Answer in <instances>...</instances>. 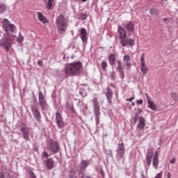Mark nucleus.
I'll use <instances>...</instances> for the list:
<instances>
[{"mask_svg": "<svg viewBox=\"0 0 178 178\" xmlns=\"http://www.w3.org/2000/svg\"><path fill=\"white\" fill-rule=\"evenodd\" d=\"M3 29L5 31L3 38L0 40V47L4 48L6 52H9L12 48V44L16 39V35L13 33L16 31V26L13 24H9L8 19H3Z\"/></svg>", "mask_w": 178, "mask_h": 178, "instance_id": "obj_1", "label": "nucleus"}, {"mask_svg": "<svg viewBox=\"0 0 178 178\" xmlns=\"http://www.w3.org/2000/svg\"><path fill=\"white\" fill-rule=\"evenodd\" d=\"M83 67V63L80 61L74 62L68 64L65 68V72L66 74H70L71 76H79L81 73V69Z\"/></svg>", "mask_w": 178, "mask_h": 178, "instance_id": "obj_2", "label": "nucleus"}, {"mask_svg": "<svg viewBox=\"0 0 178 178\" xmlns=\"http://www.w3.org/2000/svg\"><path fill=\"white\" fill-rule=\"evenodd\" d=\"M56 25L58 28V34H62L65 33L66 29H67V25H66V19H65V15H60L56 19Z\"/></svg>", "mask_w": 178, "mask_h": 178, "instance_id": "obj_3", "label": "nucleus"}, {"mask_svg": "<svg viewBox=\"0 0 178 178\" xmlns=\"http://www.w3.org/2000/svg\"><path fill=\"white\" fill-rule=\"evenodd\" d=\"M92 105H93V112L96 120V126L99 124V116L101 115V107L99 106V102H98V99L95 97L92 100Z\"/></svg>", "mask_w": 178, "mask_h": 178, "instance_id": "obj_4", "label": "nucleus"}, {"mask_svg": "<svg viewBox=\"0 0 178 178\" xmlns=\"http://www.w3.org/2000/svg\"><path fill=\"white\" fill-rule=\"evenodd\" d=\"M31 111L37 122L38 123H41V113L40 111H38V104H31Z\"/></svg>", "mask_w": 178, "mask_h": 178, "instance_id": "obj_5", "label": "nucleus"}, {"mask_svg": "<svg viewBox=\"0 0 178 178\" xmlns=\"http://www.w3.org/2000/svg\"><path fill=\"white\" fill-rule=\"evenodd\" d=\"M19 129L21 130V132L22 133V136L24 138L26 141L30 140V129L24 123H22L19 125Z\"/></svg>", "mask_w": 178, "mask_h": 178, "instance_id": "obj_6", "label": "nucleus"}, {"mask_svg": "<svg viewBox=\"0 0 178 178\" xmlns=\"http://www.w3.org/2000/svg\"><path fill=\"white\" fill-rule=\"evenodd\" d=\"M47 149H48L50 152H53V154H58V152H59L60 150V147L57 142L51 140L49 145H47Z\"/></svg>", "mask_w": 178, "mask_h": 178, "instance_id": "obj_7", "label": "nucleus"}, {"mask_svg": "<svg viewBox=\"0 0 178 178\" xmlns=\"http://www.w3.org/2000/svg\"><path fill=\"white\" fill-rule=\"evenodd\" d=\"M116 158L118 161H120V159H123L124 156V144H123V142L118 144V146L116 149Z\"/></svg>", "mask_w": 178, "mask_h": 178, "instance_id": "obj_8", "label": "nucleus"}, {"mask_svg": "<svg viewBox=\"0 0 178 178\" xmlns=\"http://www.w3.org/2000/svg\"><path fill=\"white\" fill-rule=\"evenodd\" d=\"M56 120L58 129H63L66 126L65 121H63V118H62V115L59 112L56 113Z\"/></svg>", "mask_w": 178, "mask_h": 178, "instance_id": "obj_9", "label": "nucleus"}, {"mask_svg": "<svg viewBox=\"0 0 178 178\" xmlns=\"http://www.w3.org/2000/svg\"><path fill=\"white\" fill-rule=\"evenodd\" d=\"M120 42L122 47H127V45H129V47H134L136 44V40L131 38H124L123 40H120Z\"/></svg>", "mask_w": 178, "mask_h": 178, "instance_id": "obj_10", "label": "nucleus"}, {"mask_svg": "<svg viewBox=\"0 0 178 178\" xmlns=\"http://www.w3.org/2000/svg\"><path fill=\"white\" fill-rule=\"evenodd\" d=\"M38 99L42 111H44L45 108H47V100H45V97H44V95L41 92H39Z\"/></svg>", "mask_w": 178, "mask_h": 178, "instance_id": "obj_11", "label": "nucleus"}, {"mask_svg": "<svg viewBox=\"0 0 178 178\" xmlns=\"http://www.w3.org/2000/svg\"><path fill=\"white\" fill-rule=\"evenodd\" d=\"M43 165L46 166V168L48 169V170H51L54 169V166H55V161H54V158L47 159L43 162Z\"/></svg>", "mask_w": 178, "mask_h": 178, "instance_id": "obj_12", "label": "nucleus"}, {"mask_svg": "<svg viewBox=\"0 0 178 178\" xmlns=\"http://www.w3.org/2000/svg\"><path fill=\"white\" fill-rule=\"evenodd\" d=\"M106 97L109 105H112V98H113V91L110 87H107L106 89Z\"/></svg>", "mask_w": 178, "mask_h": 178, "instance_id": "obj_13", "label": "nucleus"}, {"mask_svg": "<svg viewBox=\"0 0 178 178\" xmlns=\"http://www.w3.org/2000/svg\"><path fill=\"white\" fill-rule=\"evenodd\" d=\"M141 68L140 70L143 74H147L148 73V67L145 65V60H144V54H142L140 58Z\"/></svg>", "mask_w": 178, "mask_h": 178, "instance_id": "obj_14", "label": "nucleus"}, {"mask_svg": "<svg viewBox=\"0 0 178 178\" xmlns=\"http://www.w3.org/2000/svg\"><path fill=\"white\" fill-rule=\"evenodd\" d=\"M152 156H154V152L152 149H149L146 154V163L148 167L151 166V162H152Z\"/></svg>", "mask_w": 178, "mask_h": 178, "instance_id": "obj_15", "label": "nucleus"}, {"mask_svg": "<svg viewBox=\"0 0 178 178\" xmlns=\"http://www.w3.org/2000/svg\"><path fill=\"white\" fill-rule=\"evenodd\" d=\"M145 95L147 100L148 108L152 109V111H156V106H155L154 102H152L151 98L149 97L148 93H145Z\"/></svg>", "mask_w": 178, "mask_h": 178, "instance_id": "obj_16", "label": "nucleus"}, {"mask_svg": "<svg viewBox=\"0 0 178 178\" xmlns=\"http://www.w3.org/2000/svg\"><path fill=\"white\" fill-rule=\"evenodd\" d=\"M118 33H119L120 41H123L124 38L127 37V34L126 33V30H124V28L122 26H118Z\"/></svg>", "mask_w": 178, "mask_h": 178, "instance_id": "obj_17", "label": "nucleus"}, {"mask_svg": "<svg viewBox=\"0 0 178 178\" xmlns=\"http://www.w3.org/2000/svg\"><path fill=\"white\" fill-rule=\"evenodd\" d=\"M90 165V161L88 160H82L81 161L80 165H79V172H82L84 173V170L87 169V167Z\"/></svg>", "mask_w": 178, "mask_h": 178, "instance_id": "obj_18", "label": "nucleus"}, {"mask_svg": "<svg viewBox=\"0 0 178 178\" xmlns=\"http://www.w3.org/2000/svg\"><path fill=\"white\" fill-rule=\"evenodd\" d=\"M81 38L82 40V42L83 44H87V41L88 40V38H87V30H86V29L82 28L81 29Z\"/></svg>", "mask_w": 178, "mask_h": 178, "instance_id": "obj_19", "label": "nucleus"}, {"mask_svg": "<svg viewBox=\"0 0 178 178\" xmlns=\"http://www.w3.org/2000/svg\"><path fill=\"white\" fill-rule=\"evenodd\" d=\"M122 26L129 33H133V31L134 30V24L132 22H129L127 24H123Z\"/></svg>", "mask_w": 178, "mask_h": 178, "instance_id": "obj_20", "label": "nucleus"}, {"mask_svg": "<svg viewBox=\"0 0 178 178\" xmlns=\"http://www.w3.org/2000/svg\"><path fill=\"white\" fill-rule=\"evenodd\" d=\"M152 165L154 168L156 170L158 169V165H159V157L158 156V152H156L153 156Z\"/></svg>", "mask_w": 178, "mask_h": 178, "instance_id": "obj_21", "label": "nucleus"}, {"mask_svg": "<svg viewBox=\"0 0 178 178\" xmlns=\"http://www.w3.org/2000/svg\"><path fill=\"white\" fill-rule=\"evenodd\" d=\"M108 59L111 66H115L116 65V56L115 54L110 53Z\"/></svg>", "mask_w": 178, "mask_h": 178, "instance_id": "obj_22", "label": "nucleus"}, {"mask_svg": "<svg viewBox=\"0 0 178 178\" xmlns=\"http://www.w3.org/2000/svg\"><path fill=\"white\" fill-rule=\"evenodd\" d=\"M138 120L139 124L137 126V129L138 130H143L144 127H145V119H144V117L140 116Z\"/></svg>", "mask_w": 178, "mask_h": 178, "instance_id": "obj_23", "label": "nucleus"}, {"mask_svg": "<svg viewBox=\"0 0 178 178\" xmlns=\"http://www.w3.org/2000/svg\"><path fill=\"white\" fill-rule=\"evenodd\" d=\"M38 19L41 23L45 24L46 23H49V20L45 17V16L42 15V13H38Z\"/></svg>", "mask_w": 178, "mask_h": 178, "instance_id": "obj_24", "label": "nucleus"}, {"mask_svg": "<svg viewBox=\"0 0 178 178\" xmlns=\"http://www.w3.org/2000/svg\"><path fill=\"white\" fill-rule=\"evenodd\" d=\"M67 106L70 109V112H72V113H74V112H76V110H74V107L73 106V102H72V101L67 102Z\"/></svg>", "mask_w": 178, "mask_h": 178, "instance_id": "obj_25", "label": "nucleus"}, {"mask_svg": "<svg viewBox=\"0 0 178 178\" xmlns=\"http://www.w3.org/2000/svg\"><path fill=\"white\" fill-rule=\"evenodd\" d=\"M150 15H153V16H158L159 15V10L156 8H152L149 10Z\"/></svg>", "mask_w": 178, "mask_h": 178, "instance_id": "obj_26", "label": "nucleus"}, {"mask_svg": "<svg viewBox=\"0 0 178 178\" xmlns=\"http://www.w3.org/2000/svg\"><path fill=\"white\" fill-rule=\"evenodd\" d=\"M27 172L29 174V177L30 178H37V176L35 175V174L34 173V171H33V170L31 169V168H29L27 169Z\"/></svg>", "mask_w": 178, "mask_h": 178, "instance_id": "obj_27", "label": "nucleus"}, {"mask_svg": "<svg viewBox=\"0 0 178 178\" xmlns=\"http://www.w3.org/2000/svg\"><path fill=\"white\" fill-rule=\"evenodd\" d=\"M6 10V5L3 3H0V15H2L4 13V12Z\"/></svg>", "mask_w": 178, "mask_h": 178, "instance_id": "obj_28", "label": "nucleus"}, {"mask_svg": "<svg viewBox=\"0 0 178 178\" xmlns=\"http://www.w3.org/2000/svg\"><path fill=\"white\" fill-rule=\"evenodd\" d=\"M140 116V115H138V113H135L134 115H132V120H133V122H134V124H136V123H137V120H139V118L138 117Z\"/></svg>", "mask_w": 178, "mask_h": 178, "instance_id": "obj_29", "label": "nucleus"}, {"mask_svg": "<svg viewBox=\"0 0 178 178\" xmlns=\"http://www.w3.org/2000/svg\"><path fill=\"white\" fill-rule=\"evenodd\" d=\"M117 63H118L117 70L118 72L123 70V65L122 64V60H117Z\"/></svg>", "mask_w": 178, "mask_h": 178, "instance_id": "obj_30", "label": "nucleus"}, {"mask_svg": "<svg viewBox=\"0 0 178 178\" xmlns=\"http://www.w3.org/2000/svg\"><path fill=\"white\" fill-rule=\"evenodd\" d=\"M54 3V0H48V2L46 5V8L48 10H51L52 9V3Z\"/></svg>", "mask_w": 178, "mask_h": 178, "instance_id": "obj_31", "label": "nucleus"}, {"mask_svg": "<svg viewBox=\"0 0 178 178\" xmlns=\"http://www.w3.org/2000/svg\"><path fill=\"white\" fill-rule=\"evenodd\" d=\"M130 60H131L130 56L129 55L124 56V58H123L124 63H130Z\"/></svg>", "mask_w": 178, "mask_h": 178, "instance_id": "obj_32", "label": "nucleus"}, {"mask_svg": "<svg viewBox=\"0 0 178 178\" xmlns=\"http://www.w3.org/2000/svg\"><path fill=\"white\" fill-rule=\"evenodd\" d=\"M24 40V37H23V35H22V33L19 32V36L17 38V42H22Z\"/></svg>", "mask_w": 178, "mask_h": 178, "instance_id": "obj_33", "label": "nucleus"}, {"mask_svg": "<svg viewBox=\"0 0 178 178\" xmlns=\"http://www.w3.org/2000/svg\"><path fill=\"white\" fill-rule=\"evenodd\" d=\"M171 97L172 98L173 101H175V102L178 101L177 94L176 92H172Z\"/></svg>", "mask_w": 178, "mask_h": 178, "instance_id": "obj_34", "label": "nucleus"}, {"mask_svg": "<svg viewBox=\"0 0 178 178\" xmlns=\"http://www.w3.org/2000/svg\"><path fill=\"white\" fill-rule=\"evenodd\" d=\"M110 77L113 81L116 80V74L114 72V71L110 72Z\"/></svg>", "mask_w": 178, "mask_h": 178, "instance_id": "obj_35", "label": "nucleus"}, {"mask_svg": "<svg viewBox=\"0 0 178 178\" xmlns=\"http://www.w3.org/2000/svg\"><path fill=\"white\" fill-rule=\"evenodd\" d=\"M102 67L104 72H106V67H108V63L106 61H103L102 63Z\"/></svg>", "mask_w": 178, "mask_h": 178, "instance_id": "obj_36", "label": "nucleus"}, {"mask_svg": "<svg viewBox=\"0 0 178 178\" xmlns=\"http://www.w3.org/2000/svg\"><path fill=\"white\" fill-rule=\"evenodd\" d=\"M80 17L82 20H86L87 19V17H88V15L86 13H82L80 15Z\"/></svg>", "mask_w": 178, "mask_h": 178, "instance_id": "obj_37", "label": "nucleus"}, {"mask_svg": "<svg viewBox=\"0 0 178 178\" xmlns=\"http://www.w3.org/2000/svg\"><path fill=\"white\" fill-rule=\"evenodd\" d=\"M42 158H48L49 156V154H48V152L46 151H44L42 154Z\"/></svg>", "mask_w": 178, "mask_h": 178, "instance_id": "obj_38", "label": "nucleus"}, {"mask_svg": "<svg viewBox=\"0 0 178 178\" xmlns=\"http://www.w3.org/2000/svg\"><path fill=\"white\" fill-rule=\"evenodd\" d=\"M118 72L120 74L121 79L123 80V79H124V71L122 70L121 71H118Z\"/></svg>", "mask_w": 178, "mask_h": 178, "instance_id": "obj_39", "label": "nucleus"}, {"mask_svg": "<svg viewBox=\"0 0 178 178\" xmlns=\"http://www.w3.org/2000/svg\"><path fill=\"white\" fill-rule=\"evenodd\" d=\"M107 156H108L109 158H113V154L112 153V150H108V151Z\"/></svg>", "mask_w": 178, "mask_h": 178, "instance_id": "obj_40", "label": "nucleus"}, {"mask_svg": "<svg viewBox=\"0 0 178 178\" xmlns=\"http://www.w3.org/2000/svg\"><path fill=\"white\" fill-rule=\"evenodd\" d=\"M163 172L161 171L159 173L156 175V176L154 178H162Z\"/></svg>", "mask_w": 178, "mask_h": 178, "instance_id": "obj_41", "label": "nucleus"}, {"mask_svg": "<svg viewBox=\"0 0 178 178\" xmlns=\"http://www.w3.org/2000/svg\"><path fill=\"white\" fill-rule=\"evenodd\" d=\"M143 102H144L143 99H139L136 101V104H138V105H143Z\"/></svg>", "mask_w": 178, "mask_h": 178, "instance_id": "obj_42", "label": "nucleus"}, {"mask_svg": "<svg viewBox=\"0 0 178 178\" xmlns=\"http://www.w3.org/2000/svg\"><path fill=\"white\" fill-rule=\"evenodd\" d=\"M170 163H176V157H174L170 161Z\"/></svg>", "mask_w": 178, "mask_h": 178, "instance_id": "obj_43", "label": "nucleus"}, {"mask_svg": "<svg viewBox=\"0 0 178 178\" xmlns=\"http://www.w3.org/2000/svg\"><path fill=\"white\" fill-rule=\"evenodd\" d=\"M38 66H40V67H42L43 66V63H42V60H39L38 62Z\"/></svg>", "mask_w": 178, "mask_h": 178, "instance_id": "obj_44", "label": "nucleus"}, {"mask_svg": "<svg viewBox=\"0 0 178 178\" xmlns=\"http://www.w3.org/2000/svg\"><path fill=\"white\" fill-rule=\"evenodd\" d=\"M125 65H127V70H129V69H130L131 64L130 63H126Z\"/></svg>", "mask_w": 178, "mask_h": 178, "instance_id": "obj_45", "label": "nucleus"}, {"mask_svg": "<svg viewBox=\"0 0 178 178\" xmlns=\"http://www.w3.org/2000/svg\"><path fill=\"white\" fill-rule=\"evenodd\" d=\"M136 113H138V115H140V113H143V110L138 108Z\"/></svg>", "mask_w": 178, "mask_h": 178, "instance_id": "obj_46", "label": "nucleus"}, {"mask_svg": "<svg viewBox=\"0 0 178 178\" xmlns=\"http://www.w3.org/2000/svg\"><path fill=\"white\" fill-rule=\"evenodd\" d=\"M133 99H134V97H132L131 98H128L127 99V101L129 102H133Z\"/></svg>", "mask_w": 178, "mask_h": 178, "instance_id": "obj_47", "label": "nucleus"}, {"mask_svg": "<svg viewBox=\"0 0 178 178\" xmlns=\"http://www.w3.org/2000/svg\"><path fill=\"white\" fill-rule=\"evenodd\" d=\"M83 97H87V92L86 90H83Z\"/></svg>", "mask_w": 178, "mask_h": 178, "instance_id": "obj_48", "label": "nucleus"}, {"mask_svg": "<svg viewBox=\"0 0 178 178\" xmlns=\"http://www.w3.org/2000/svg\"><path fill=\"white\" fill-rule=\"evenodd\" d=\"M110 87H112L113 88H115L114 83H110Z\"/></svg>", "mask_w": 178, "mask_h": 178, "instance_id": "obj_49", "label": "nucleus"}, {"mask_svg": "<svg viewBox=\"0 0 178 178\" xmlns=\"http://www.w3.org/2000/svg\"><path fill=\"white\" fill-rule=\"evenodd\" d=\"M172 177V174L170 172L168 173V178Z\"/></svg>", "mask_w": 178, "mask_h": 178, "instance_id": "obj_50", "label": "nucleus"}, {"mask_svg": "<svg viewBox=\"0 0 178 178\" xmlns=\"http://www.w3.org/2000/svg\"><path fill=\"white\" fill-rule=\"evenodd\" d=\"M0 178H5V175H3V173H1L0 175Z\"/></svg>", "mask_w": 178, "mask_h": 178, "instance_id": "obj_51", "label": "nucleus"}, {"mask_svg": "<svg viewBox=\"0 0 178 178\" xmlns=\"http://www.w3.org/2000/svg\"><path fill=\"white\" fill-rule=\"evenodd\" d=\"M100 175H101L102 176H104V170H100Z\"/></svg>", "mask_w": 178, "mask_h": 178, "instance_id": "obj_52", "label": "nucleus"}, {"mask_svg": "<svg viewBox=\"0 0 178 178\" xmlns=\"http://www.w3.org/2000/svg\"><path fill=\"white\" fill-rule=\"evenodd\" d=\"M163 22H168V18H163Z\"/></svg>", "mask_w": 178, "mask_h": 178, "instance_id": "obj_53", "label": "nucleus"}, {"mask_svg": "<svg viewBox=\"0 0 178 178\" xmlns=\"http://www.w3.org/2000/svg\"><path fill=\"white\" fill-rule=\"evenodd\" d=\"M141 177H142V178H145V175L144 174H142V175H141Z\"/></svg>", "mask_w": 178, "mask_h": 178, "instance_id": "obj_54", "label": "nucleus"}, {"mask_svg": "<svg viewBox=\"0 0 178 178\" xmlns=\"http://www.w3.org/2000/svg\"><path fill=\"white\" fill-rule=\"evenodd\" d=\"M136 105V104H134V102H133L132 104H131V106H134Z\"/></svg>", "mask_w": 178, "mask_h": 178, "instance_id": "obj_55", "label": "nucleus"}, {"mask_svg": "<svg viewBox=\"0 0 178 178\" xmlns=\"http://www.w3.org/2000/svg\"><path fill=\"white\" fill-rule=\"evenodd\" d=\"M37 102V99H34V104H35Z\"/></svg>", "mask_w": 178, "mask_h": 178, "instance_id": "obj_56", "label": "nucleus"}, {"mask_svg": "<svg viewBox=\"0 0 178 178\" xmlns=\"http://www.w3.org/2000/svg\"><path fill=\"white\" fill-rule=\"evenodd\" d=\"M14 141H15V143H16L17 144L19 143V142H17V140H15Z\"/></svg>", "mask_w": 178, "mask_h": 178, "instance_id": "obj_57", "label": "nucleus"}, {"mask_svg": "<svg viewBox=\"0 0 178 178\" xmlns=\"http://www.w3.org/2000/svg\"><path fill=\"white\" fill-rule=\"evenodd\" d=\"M73 58H74V56H72L71 57V58H72V59H73Z\"/></svg>", "mask_w": 178, "mask_h": 178, "instance_id": "obj_58", "label": "nucleus"}, {"mask_svg": "<svg viewBox=\"0 0 178 178\" xmlns=\"http://www.w3.org/2000/svg\"><path fill=\"white\" fill-rule=\"evenodd\" d=\"M0 37H1V31H0Z\"/></svg>", "mask_w": 178, "mask_h": 178, "instance_id": "obj_59", "label": "nucleus"}, {"mask_svg": "<svg viewBox=\"0 0 178 178\" xmlns=\"http://www.w3.org/2000/svg\"><path fill=\"white\" fill-rule=\"evenodd\" d=\"M84 86H87V84H84Z\"/></svg>", "mask_w": 178, "mask_h": 178, "instance_id": "obj_60", "label": "nucleus"}, {"mask_svg": "<svg viewBox=\"0 0 178 178\" xmlns=\"http://www.w3.org/2000/svg\"><path fill=\"white\" fill-rule=\"evenodd\" d=\"M0 137H1V132H0Z\"/></svg>", "mask_w": 178, "mask_h": 178, "instance_id": "obj_61", "label": "nucleus"}, {"mask_svg": "<svg viewBox=\"0 0 178 178\" xmlns=\"http://www.w3.org/2000/svg\"><path fill=\"white\" fill-rule=\"evenodd\" d=\"M165 1H168V0H165Z\"/></svg>", "mask_w": 178, "mask_h": 178, "instance_id": "obj_62", "label": "nucleus"}]
</instances>
